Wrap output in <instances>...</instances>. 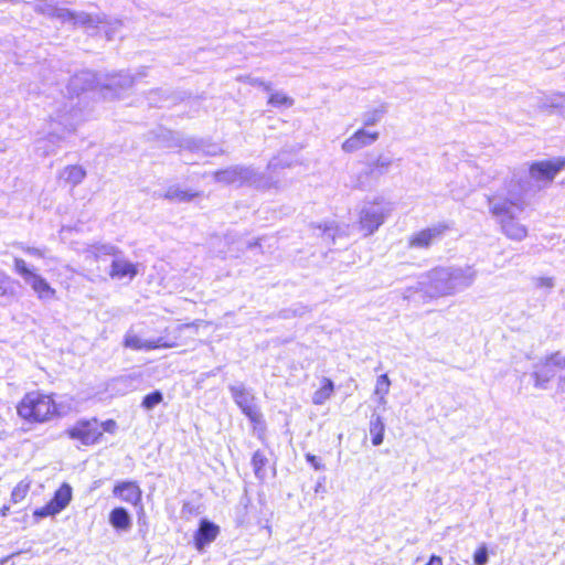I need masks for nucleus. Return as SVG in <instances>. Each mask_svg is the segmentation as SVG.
<instances>
[{
  "label": "nucleus",
  "mask_w": 565,
  "mask_h": 565,
  "mask_svg": "<svg viewBox=\"0 0 565 565\" xmlns=\"http://www.w3.org/2000/svg\"><path fill=\"white\" fill-rule=\"evenodd\" d=\"M67 434L72 439H77L84 445H93L102 436L96 420L81 422L68 429Z\"/></svg>",
  "instance_id": "obj_13"
},
{
  "label": "nucleus",
  "mask_w": 565,
  "mask_h": 565,
  "mask_svg": "<svg viewBox=\"0 0 565 565\" xmlns=\"http://www.w3.org/2000/svg\"><path fill=\"white\" fill-rule=\"evenodd\" d=\"M9 507L8 505H3L1 509H0V515L1 516H7L8 513H9Z\"/></svg>",
  "instance_id": "obj_51"
},
{
  "label": "nucleus",
  "mask_w": 565,
  "mask_h": 565,
  "mask_svg": "<svg viewBox=\"0 0 565 565\" xmlns=\"http://www.w3.org/2000/svg\"><path fill=\"white\" fill-rule=\"evenodd\" d=\"M564 169L565 158L558 157L524 163L514 168L511 171V177L529 194L550 186L556 175Z\"/></svg>",
  "instance_id": "obj_3"
},
{
  "label": "nucleus",
  "mask_w": 565,
  "mask_h": 565,
  "mask_svg": "<svg viewBox=\"0 0 565 565\" xmlns=\"http://www.w3.org/2000/svg\"><path fill=\"white\" fill-rule=\"evenodd\" d=\"M380 137L377 131L361 128L356 130L350 138L344 140L341 148L344 152L352 153L364 147L373 145Z\"/></svg>",
  "instance_id": "obj_15"
},
{
  "label": "nucleus",
  "mask_w": 565,
  "mask_h": 565,
  "mask_svg": "<svg viewBox=\"0 0 565 565\" xmlns=\"http://www.w3.org/2000/svg\"><path fill=\"white\" fill-rule=\"evenodd\" d=\"M30 490V482L26 480H21L11 492V500L13 503L21 502L28 494Z\"/></svg>",
  "instance_id": "obj_31"
},
{
  "label": "nucleus",
  "mask_w": 565,
  "mask_h": 565,
  "mask_svg": "<svg viewBox=\"0 0 565 565\" xmlns=\"http://www.w3.org/2000/svg\"><path fill=\"white\" fill-rule=\"evenodd\" d=\"M86 175V171L79 166H68L61 173V178L73 186L79 184Z\"/></svg>",
  "instance_id": "obj_26"
},
{
  "label": "nucleus",
  "mask_w": 565,
  "mask_h": 565,
  "mask_svg": "<svg viewBox=\"0 0 565 565\" xmlns=\"http://www.w3.org/2000/svg\"><path fill=\"white\" fill-rule=\"evenodd\" d=\"M109 275L114 279L128 278L131 280L137 275V268L132 263L118 258L113 260Z\"/></svg>",
  "instance_id": "obj_19"
},
{
  "label": "nucleus",
  "mask_w": 565,
  "mask_h": 565,
  "mask_svg": "<svg viewBox=\"0 0 565 565\" xmlns=\"http://www.w3.org/2000/svg\"><path fill=\"white\" fill-rule=\"evenodd\" d=\"M136 379L131 375H122L113 379L108 384V390L118 395H125L128 392L135 390Z\"/></svg>",
  "instance_id": "obj_20"
},
{
  "label": "nucleus",
  "mask_w": 565,
  "mask_h": 565,
  "mask_svg": "<svg viewBox=\"0 0 565 565\" xmlns=\"http://www.w3.org/2000/svg\"><path fill=\"white\" fill-rule=\"evenodd\" d=\"M385 113L386 108L384 106L365 111L362 115V124L364 128L366 129V127H371L380 122Z\"/></svg>",
  "instance_id": "obj_27"
},
{
  "label": "nucleus",
  "mask_w": 565,
  "mask_h": 565,
  "mask_svg": "<svg viewBox=\"0 0 565 565\" xmlns=\"http://www.w3.org/2000/svg\"><path fill=\"white\" fill-rule=\"evenodd\" d=\"M201 321L178 324L174 329H164V335L156 339H142L137 334H127L125 345L134 350L151 351L156 349H172L181 344L180 335L183 330L189 328H198Z\"/></svg>",
  "instance_id": "obj_5"
},
{
  "label": "nucleus",
  "mask_w": 565,
  "mask_h": 565,
  "mask_svg": "<svg viewBox=\"0 0 565 565\" xmlns=\"http://www.w3.org/2000/svg\"><path fill=\"white\" fill-rule=\"evenodd\" d=\"M246 82L252 86L262 87L266 92H271V85L270 83H266L259 78L256 77H246Z\"/></svg>",
  "instance_id": "obj_42"
},
{
  "label": "nucleus",
  "mask_w": 565,
  "mask_h": 565,
  "mask_svg": "<svg viewBox=\"0 0 565 565\" xmlns=\"http://www.w3.org/2000/svg\"><path fill=\"white\" fill-rule=\"evenodd\" d=\"M510 177L503 185L487 196L489 213L510 239L521 242L527 237V227L518 221L529 206L527 193Z\"/></svg>",
  "instance_id": "obj_1"
},
{
  "label": "nucleus",
  "mask_w": 565,
  "mask_h": 565,
  "mask_svg": "<svg viewBox=\"0 0 565 565\" xmlns=\"http://www.w3.org/2000/svg\"><path fill=\"white\" fill-rule=\"evenodd\" d=\"M391 380L387 374H382L376 380L374 395H387L390 392Z\"/></svg>",
  "instance_id": "obj_37"
},
{
  "label": "nucleus",
  "mask_w": 565,
  "mask_h": 565,
  "mask_svg": "<svg viewBox=\"0 0 565 565\" xmlns=\"http://www.w3.org/2000/svg\"><path fill=\"white\" fill-rule=\"evenodd\" d=\"M475 565H486L488 563V550L486 545L480 546L473 555Z\"/></svg>",
  "instance_id": "obj_39"
},
{
  "label": "nucleus",
  "mask_w": 565,
  "mask_h": 565,
  "mask_svg": "<svg viewBox=\"0 0 565 565\" xmlns=\"http://www.w3.org/2000/svg\"><path fill=\"white\" fill-rule=\"evenodd\" d=\"M306 460L313 467L315 470H324L326 469V467L321 462V460L318 457H316L315 455L307 454Z\"/></svg>",
  "instance_id": "obj_44"
},
{
  "label": "nucleus",
  "mask_w": 565,
  "mask_h": 565,
  "mask_svg": "<svg viewBox=\"0 0 565 565\" xmlns=\"http://www.w3.org/2000/svg\"><path fill=\"white\" fill-rule=\"evenodd\" d=\"M333 391V382L328 377H323L321 381V386L312 395V403L315 405L324 404L332 396Z\"/></svg>",
  "instance_id": "obj_22"
},
{
  "label": "nucleus",
  "mask_w": 565,
  "mask_h": 565,
  "mask_svg": "<svg viewBox=\"0 0 565 565\" xmlns=\"http://www.w3.org/2000/svg\"><path fill=\"white\" fill-rule=\"evenodd\" d=\"M532 282L536 289H543L547 292H550L555 287V278L548 276L533 277Z\"/></svg>",
  "instance_id": "obj_33"
},
{
  "label": "nucleus",
  "mask_w": 565,
  "mask_h": 565,
  "mask_svg": "<svg viewBox=\"0 0 565 565\" xmlns=\"http://www.w3.org/2000/svg\"><path fill=\"white\" fill-rule=\"evenodd\" d=\"M110 524L119 530H127L131 525V519L124 508H115L109 515Z\"/></svg>",
  "instance_id": "obj_24"
},
{
  "label": "nucleus",
  "mask_w": 565,
  "mask_h": 565,
  "mask_svg": "<svg viewBox=\"0 0 565 565\" xmlns=\"http://www.w3.org/2000/svg\"><path fill=\"white\" fill-rule=\"evenodd\" d=\"M7 282H9V277L7 275H2L0 278V295H6L7 290L3 285Z\"/></svg>",
  "instance_id": "obj_46"
},
{
  "label": "nucleus",
  "mask_w": 565,
  "mask_h": 565,
  "mask_svg": "<svg viewBox=\"0 0 565 565\" xmlns=\"http://www.w3.org/2000/svg\"><path fill=\"white\" fill-rule=\"evenodd\" d=\"M266 463H267L266 456L259 450L255 451L253 455V458H252V465H253L255 476L260 480L265 479V477H266V471H265Z\"/></svg>",
  "instance_id": "obj_28"
},
{
  "label": "nucleus",
  "mask_w": 565,
  "mask_h": 565,
  "mask_svg": "<svg viewBox=\"0 0 565 565\" xmlns=\"http://www.w3.org/2000/svg\"><path fill=\"white\" fill-rule=\"evenodd\" d=\"M13 263L15 273L20 275L24 281H26L34 274V271L28 267L24 259L14 257Z\"/></svg>",
  "instance_id": "obj_36"
},
{
  "label": "nucleus",
  "mask_w": 565,
  "mask_h": 565,
  "mask_svg": "<svg viewBox=\"0 0 565 565\" xmlns=\"http://www.w3.org/2000/svg\"><path fill=\"white\" fill-rule=\"evenodd\" d=\"M476 278L477 270L470 265L435 267L423 274L414 286L406 287L402 297L411 300L416 294L430 299L454 296L469 288Z\"/></svg>",
  "instance_id": "obj_2"
},
{
  "label": "nucleus",
  "mask_w": 565,
  "mask_h": 565,
  "mask_svg": "<svg viewBox=\"0 0 565 565\" xmlns=\"http://www.w3.org/2000/svg\"><path fill=\"white\" fill-rule=\"evenodd\" d=\"M162 399H163L162 393L159 391H154L143 397L141 406L145 409L150 411V409L154 408L157 405H159L162 402Z\"/></svg>",
  "instance_id": "obj_34"
},
{
  "label": "nucleus",
  "mask_w": 565,
  "mask_h": 565,
  "mask_svg": "<svg viewBox=\"0 0 565 565\" xmlns=\"http://www.w3.org/2000/svg\"><path fill=\"white\" fill-rule=\"evenodd\" d=\"M217 182L226 184H250L258 188L269 186L267 182L252 168L246 167H232L222 171H217L214 174Z\"/></svg>",
  "instance_id": "obj_7"
},
{
  "label": "nucleus",
  "mask_w": 565,
  "mask_h": 565,
  "mask_svg": "<svg viewBox=\"0 0 565 565\" xmlns=\"http://www.w3.org/2000/svg\"><path fill=\"white\" fill-rule=\"evenodd\" d=\"M74 111L71 110L65 114H58L56 116V120L60 125L64 126L67 132H72L75 130L77 122L74 120Z\"/></svg>",
  "instance_id": "obj_32"
},
{
  "label": "nucleus",
  "mask_w": 565,
  "mask_h": 565,
  "mask_svg": "<svg viewBox=\"0 0 565 565\" xmlns=\"http://www.w3.org/2000/svg\"><path fill=\"white\" fill-rule=\"evenodd\" d=\"M217 534L218 526L209 521H202L195 535L196 548L202 551L206 545L216 539Z\"/></svg>",
  "instance_id": "obj_17"
},
{
  "label": "nucleus",
  "mask_w": 565,
  "mask_h": 565,
  "mask_svg": "<svg viewBox=\"0 0 565 565\" xmlns=\"http://www.w3.org/2000/svg\"><path fill=\"white\" fill-rule=\"evenodd\" d=\"M426 565H443V559L437 555H433Z\"/></svg>",
  "instance_id": "obj_47"
},
{
  "label": "nucleus",
  "mask_w": 565,
  "mask_h": 565,
  "mask_svg": "<svg viewBox=\"0 0 565 565\" xmlns=\"http://www.w3.org/2000/svg\"><path fill=\"white\" fill-rule=\"evenodd\" d=\"M268 104L273 107H291L294 99L282 92H275L270 94Z\"/></svg>",
  "instance_id": "obj_30"
},
{
  "label": "nucleus",
  "mask_w": 565,
  "mask_h": 565,
  "mask_svg": "<svg viewBox=\"0 0 565 565\" xmlns=\"http://www.w3.org/2000/svg\"><path fill=\"white\" fill-rule=\"evenodd\" d=\"M557 352L544 356L533 365L530 376L537 390H546L553 379L558 380Z\"/></svg>",
  "instance_id": "obj_9"
},
{
  "label": "nucleus",
  "mask_w": 565,
  "mask_h": 565,
  "mask_svg": "<svg viewBox=\"0 0 565 565\" xmlns=\"http://www.w3.org/2000/svg\"><path fill=\"white\" fill-rule=\"evenodd\" d=\"M95 250L97 255H115L117 253V248L110 244L97 246L95 247Z\"/></svg>",
  "instance_id": "obj_43"
},
{
  "label": "nucleus",
  "mask_w": 565,
  "mask_h": 565,
  "mask_svg": "<svg viewBox=\"0 0 565 565\" xmlns=\"http://www.w3.org/2000/svg\"><path fill=\"white\" fill-rule=\"evenodd\" d=\"M18 415L29 423H46L64 414L62 405L53 399L52 395L39 391L30 392L23 396L17 406Z\"/></svg>",
  "instance_id": "obj_4"
},
{
  "label": "nucleus",
  "mask_w": 565,
  "mask_h": 565,
  "mask_svg": "<svg viewBox=\"0 0 565 565\" xmlns=\"http://www.w3.org/2000/svg\"><path fill=\"white\" fill-rule=\"evenodd\" d=\"M291 166V161L285 156L280 154L268 163V170L270 173H276L279 169H285Z\"/></svg>",
  "instance_id": "obj_35"
},
{
  "label": "nucleus",
  "mask_w": 565,
  "mask_h": 565,
  "mask_svg": "<svg viewBox=\"0 0 565 565\" xmlns=\"http://www.w3.org/2000/svg\"><path fill=\"white\" fill-rule=\"evenodd\" d=\"M146 76V70L138 72L136 76H131L128 73H118L110 75L105 83L102 84L104 97L116 98L120 97V94L134 86V84L140 78Z\"/></svg>",
  "instance_id": "obj_11"
},
{
  "label": "nucleus",
  "mask_w": 565,
  "mask_h": 565,
  "mask_svg": "<svg viewBox=\"0 0 565 565\" xmlns=\"http://www.w3.org/2000/svg\"><path fill=\"white\" fill-rule=\"evenodd\" d=\"M447 228L448 227L444 224L424 228L411 236L408 245L413 248H427L434 242L440 239Z\"/></svg>",
  "instance_id": "obj_14"
},
{
  "label": "nucleus",
  "mask_w": 565,
  "mask_h": 565,
  "mask_svg": "<svg viewBox=\"0 0 565 565\" xmlns=\"http://www.w3.org/2000/svg\"><path fill=\"white\" fill-rule=\"evenodd\" d=\"M199 195L198 192L181 189L179 186H170L163 198L171 202H189Z\"/></svg>",
  "instance_id": "obj_23"
},
{
  "label": "nucleus",
  "mask_w": 565,
  "mask_h": 565,
  "mask_svg": "<svg viewBox=\"0 0 565 565\" xmlns=\"http://www.w3.org/2000/svg\"><path fill=\"white\" fill-rule=\"evenodd\" d=\"M94 77V75L89 72H83L78 75H76L73 79H72V86L73 87H77L78 86V83L82 82V81H90L92 78Z\"/></svg>",
  "instance_id": "obj_45"
},
{
  "label": "nucleus",
  "mask_w": 565,
  "mask_h": 565,
  "mask_svg": "<svg viewBox=\"0 0 565 565\" xmlns=\"http://www.w3.org/2000/svg\"><path fill=\"white\" fill-rule=\"evenodd\" d=\"M72 500V488L63 483L54 493L52 500L44 507L36 509L33 513L35 518L53 516L63 511Z\"/></svg>",
  "instance_id": "obj_12"
},
{
  "label": "nucleus",
  "mask_w": 565,
  "mask_h": 565,
  "mask_svg": "<svg viewBox=\"0 0 565 565\" xmlns=\"http://www.w3.org/2000/svg\"><path fill=\"white\" fill-rule=\"evenodd\" d=\"M193 149L198 151H202L207 156H217L222 152V149L217 145H204V143H194Z\"/></svg>",
  "instance_id": "obj_38"
},
{
  "label": "nucleus",
  "mask_w": 565,
  "mask_h": 565,
  "mask_svg": "<svg viewBox=\"0 0 565 565\" xmlns=\"http://www.w3.org/2000/svg\"><path fill=\"white\" fill-rule=\"evenodd\" d=\"M35 10L42 14L56 18L62 23H71L73 25H89L95 19L85 12H75L65 8H58L53 3L42 1L36 4Z\"/></svg>",
  "instance_id": "obj_8"
},
{
  "label": "nucleus",
  "mask_w": 565,
  "mask_h": 565,
  "mask_svg": "<svg viewBox=\"0 0 565 565\" xmlns=\"http://www.w3.org/2000/svg\"><path fill=\"white\" fill-rule=\"evenodd\" d=\"M385 425L380 415H373L370 420V434L372 436V444L380 446L384 439Z\"/></svg>",
  "instance_id": "obj_25"
},
{
  "label": "nucleus",
  "mask_w": 565,
  "mask_h": 565,
  "mask_svg": "<svg viewBox=\"0 0 565 565\" xmlns=\"http://www.w3.org/2000/svg\"><path fill=\"white\" fill-rule=\"evenodd\" d=\"M386 396L387 395H377L376 396L377 397V402H379L380 405H382V406L386 405V403H387Z\"/></svg>",
  "instance_id": "obj_50"
},
{
  "label": "nucleus",
  "mask_w": 565,
  "mask_h": 565,
  "mask_svg": "<svg viewBox=\"0 0 565 565\" xmlns=\"http://www.w3.org/2000/svg\"><path fill=\"white\" fill-rule=\"evenodd\" d=\"M33 291L42 300L53 299L55 297V289L39 274L34 273L26 281Z\"/></svg>",
  "instance_id": "obj_18"
},
{
  "label": "nucleus",
  "mask_w": 565,
  "mask_h": 565,
  "mask_svg": "<svg viewBox=\"0 0 565 565\" xmlns=\"http://www.w3.org/2000/svg\"><path fill=\"white\" fill-rule=\"evenodd\" d=\"M539 107L542 109L556 108L565 116V93L544 95L539 102Z\"/></svg>",
  "instance_id": "obj_21"
},
{
  "label": "nucleus",
  "mask_w": 565,
  "mask_h": 565,
  "mask_svg": "<svg viewBox=\"0 0 565 565\" xmlns=\"http://www.w3.org/2000/svg\"><path fill=\"white\" fill-rule=\"evenodd\" d=\"M558 364V385L564 386L565 385V355L561 352H557V360Z\"/></svg>",
  "instance_id": "obj_41"
},
{
  "label": "nucleus",
  "mask_w": 565,
  "mask_h": 565,
  "mask_svg": "<svg viewBox=\"0 0 565 565\" xmlns=\"http://www.w3.org/2000/svg\"><path fill=\"white\" fill-rule=\"evenodd\" d=\"M113 493L122 501L138 505L141 501V489L134 481H124L115 486Z\"/></svg>",
  "instance_id": "obj_16"
},
{
  "label": "nucleus",
  "mask_w": 565,
  "mask_h": 565,
  "mask_svg": "<svg viewBox=\"0 0 565 565\" xmlns=\"http://www.w3.org/2000/svg\"><path fill=\"white\" fill-rule=\"evenodd\" d=\"M17 246L25 254L28 255H31V256H34V257H38V258H43L45 256V250L44 249H41V248H36V247H31V246H26L22 243H19L17 244Z\"/></svg>",
  "instance_id": "obj_40"
},
{
  "label": "nucleus",
  "mask_w": 565,
  "mask_h": 565,
  "mask_svg": "<svg viewBox=\"0 0 565 565\" xmlns=\"http://www.w3.org/2000/svg\"><path fill=\"white\" fill-rule=\"evenodd\" d=\"M104 426V430L106 431H111L113 428L116 426L115 422L114 420H107L103 424Z\"/></svg>",
  "instance_id": "obj_48"
},
{
  "label": "nucleus",
  "mask_w": 565,
  "mask_h": 565,
  "mask_svg": "<svg viewBox=\"0 0 565 565\" xmlns=\"http://www.w3.org/2000/svg\"><path fill=\"white\" fill-rule=\"evenodd\" d=\"M392 163L393 159L391 157L381 154L370 164V169L365 171V174L373 172L384 173L388 170Z\"/></svg>",
  "instance_id": "obj_29"
},
{
  "label": "nucleus",
  "mask_w": 565,
  "mask_h": 565,
  "mask_svg": "<svg viewBox=\"0 0 565 565\" xmlns=\"http://www.w3.org/2000/svg\"><path fill=\"white\" fill-rule=\"evenodd\" d=\"M334 228L332 226H326L323 232L326 235H328L329 237L333 238L334 237Z\"/></svg>",
  "instance_id": "obj_49"
},
{
  "label": "nucleus",
  "mask_w": 565,
  "mask_h": 565,
  "mask_svg": "<svg viewBox=\"0 0 565 565\" xmlns=\"http://www.w3.org/2000/svg\"><path fill=\"white\" fill-rule=\"evenodd\" d=\"M231 395L235 404L241 408L243 414L253 423L259 424L262 422V413L255 403L254 394L247 390L243 384L230 385Z\"/></svg>",
  "instance_id": "obj_10"
},
{
  "label": "nucleus",
  "mask_w": 565,
  "mask_h": 565,
  "mask_svg": "<svg viewBox=\"0 0 565 565\" xmlns=\"http://www.w3.org/2000/svg\"><path fill=\"white\" fill-rule=\"evenodd\" d=\"M392 206L384 201L365 203L359 214V224L364 235H371L384 223L391 214Z\"/></svg>",
  "instance_id": "obj_6"
}]
</instances>
